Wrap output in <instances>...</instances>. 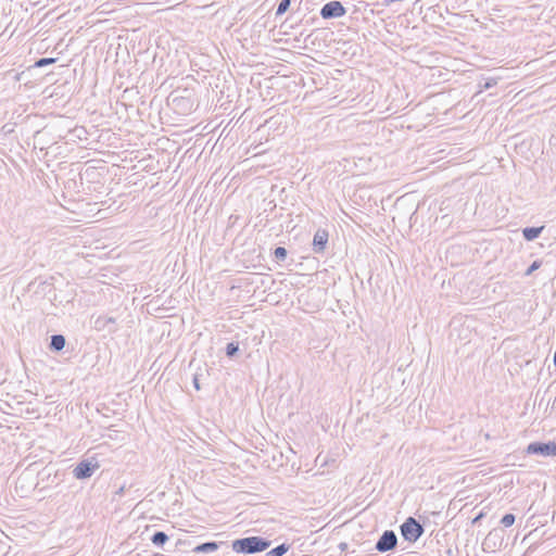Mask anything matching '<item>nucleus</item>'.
I'll use <instances>...</instances> for the list:
<instances>
[{
	"mask_svg": "<svg viewBox=\"0 0 556 556\" xmlns=\"http://www.w3.org/2000/svg\"><path fill=\"white\" fill-rule=\"evenodd\" d=\"M271 541L264 536H245L231 542V548L238 554H257L265 552Z\"/></svg>",
	"mask_w": 556,
	"mask_h": 556,
	"instance_id": "obj_1",
	"label": "nucleus"
},
{
	"mask_svg": "<svg viewBox=\"0 0 556 556\" xmlns=\"http://www.w3.org/2000/svg\"><path fill=\"white\" fill-rule=\"evenodd\" d=\"M401 534L405 541L415 543L425 532L424 526L414 517H408L400 527Z\"/></svg>",
	"mask_w": 556,
	"mask_h": 556,
	"instance_id": "obj_2",
	"label": "nucleus"
},
{
	"mask_svg": "<svg viewBox=\"0 0 556 556\" xmlns=\"http://www.w3.org/2000/svg\"><path fill=\"white\" fill-rule=\"evenodd\" d=\"M99 467L100 465L94 457L83 459L75 466L73 475L78 480H85L90 478Z\"/></svg>",
	"mask_w": 556,
	"mask_h": 556,
	"instance_id": "obj_3",
	"label": "nucleus"
},
{
	"mask_svg": "<svg viewBox=\"0 0 556 556\" xmlns=\"http://www.w3.org/2000/svg\"><path fill=\"white\" fill-rule=\"evenodd\" d=\"M319 14L324 20L338 18L346 14V9L340 1L334 0L325 3Z\"/></svg>",
	"mask_w": 556,
	"mask_h": 556,
	"instance_id": "obj_4",
	"label": "nucleus"
},
{
	"mask_svg": "<svg viewBox=\"0 0 556 556\" xmlns=\"http://www.w3.org/2000/svg\"><path fill=\"white\" fill-rule=\"evenodd\" d=\"M397 545V536L393 530H386L376 542L375 549L379 553L392 551Z\"/></svg>",
	"mask_w": 556,
	"mask_h": 556,
	"instance_id": "obj_5",
	"label": "nucleus"
},
{
	"mask_svg": "<svg viewBox=\"0 0 556 556\" xmlns=\"http://www.w3.org/2000/svg\"><path fill=\"white\" fill-rule=\"evenodd\" d=\"M531 455L556 456V442H532L527 446Z\"/></svg>",
	"mask_w": 556,
	"mask_h": 556,
	"instance_id": "obj_6",
	"label": "nucleus"
},
{
	"mask_svg": "<svg viewBox=\"0 0 556 556\" xmlns=\"http://www.w3.org/2000/svg\"><path fill=\"white\" fill-rule=\"evenodd\" d=\"M329 240V232L326 229L319 228L314 235L312 249L315 253H324Z\"/></svg>",
	"mask_w": 556,
	"mask_h": 556,
	"instance_id": "obj_7",
	"label": "nucleus"
},
{
	"mask_svg": "<svg viewBox=\"0 0 556 556\" xmlns=\"http://www.w3.org/2000/svg\"><path fill=\"white\" fill-rule=\"evenodd\" d=\"M224 544H225V542H216V541L204 542V543H201V544H198L197 546H194L192 548V552L195 554L213 553V552H216Z\"/></svg>",
	"mask_w": 556,
	"mask_h": 556,
	"instance_id": "obj_8",
	"label": "nucleus"
},
{
	"mask_svg": "<svg viewBox=\"0 0 556 556\" xmlns=\"http://www.w3.org/2000/svg\"><path fill=\"white\" fill-rule=\"evenodd\" d=\"M65 343L66 340L63 334H53L50 338L49 349L53 352H60L64 349Z\"/></svg>",
	"mask_w": 556,
	"mask_h": 556,
	"instance_id": "obj_9",
	"label": "nucleus"
},
{
	"mask_svg": "<svg viewBox=\"0 0 556 556\" xmlns=\"http://www.w3.org/2000/svg\"><path fill=\"white\" fill-rule=\"evenodd\" d=\"M544 229V226L540 227H526L522 229V236L527 241H533L540 237Z\"/></svg>",
	"mask_w": 556,
	"mask_h": 556,
	"instance_id": "obj_10",
	"label": "nucleus"
},
{
	"mask_svg": "<svg viewBox=\"0 0 556 556\" xmlns=\"http://www.w3.org/2000/svg\"><path fill=\"white\" fill-rule=\"evenodd\" d=\"M168 535L163 532V531H156L154 532V534L152 535L151 538V542L155 545V546H163L167 541H168Z\"/></svg>",
	"mask_w": 556,
	"mask_h": 556,
	"instance_id": "obj_11",
	"label": "nucleus"
},
{
	"mask_svg": "<svg viewBox=\"0 0 556 556\" xmlns=\"http://www.w3.org/2000/svg\"><path fill=\"white\" fill-rule=\"evenodd\" d=\"M290 548V544L282 543L270 551H268L265 556H283Z\"/></svg>",
	"mask_w": 556,
	"mask_h": 556,
	"instance_id": "obj_12",
	"label": "nucleus"
},
{
	"mask_svg": "<svg viewBox=\"0 0 556 556\" xmlns=\"http://www.w3.org/2000/svg\"><path fill=\"white\" fill-rule=\"evenodd\" d=\"M288 255V251L283 247H277L274 250V258L277 263H282L286 261Z\"/></svg>",
	"mask_w": 556,
	"mask_h": 556,
	"instance_id": "obj_13",
	"label": "nucleus"
},
{
	"mask_svg": "<svg viewBox=\"0 0 556 556\" xmlns=\"http://www.w3.org/2000/svg\"><path fill=\"white\" fill-rule=\"evenodd\" d=\"M291 5V0H280L276 10V16L285 14Z\"/></svg>",
	"mask_w": 556,
	"mask_h": 556,
	"instance_id": "obj_14",
	"label": "nucleus"
},
{
	"mask_svg": "<svg viewBox=\"0 0 556 556\" xmlns=\"http://www.w3.org/2000/svg\"><path fill=\"white\" fill-rule=\"evenodd\" d=\"M239 352V343L238 342H229L226 345V355L228 357H233Z\"/></svg>",
	"mask_w": 556,
	"mask_h": 556,
	"instance_id": "obj_15",
	"label": "nucleus"
},
{
	"mask_svg": "<svg viewBox=\"0 0 556 556\" xmlns=\"http://www.w3.org/2000/svg\"><path fill=\"white\" fill-rule=\"evenodd\" d=\"M516 520V517L514 514H506L501 519V525L505 528L511 527Z\"/></svg>",
	"mask_w": 556,
	"mask_h": 556,
	"instance_id": "obj_16",
	"label": "nucleus"
},
{
	"mask_svg": "<svg viewBox=\"0 0 556 556\" xmlns=\"http://www.w3.org/2000/svg\"><path fill=\"white\" fill-rule=\"evenodd\" d=\"M56 62V59L55 58H41V59H38L34 66L35 67H43V66H47V65H51L53 63Z\"/></svg>",
	"mask_w": 556,
	"mask_h": 556,
	"instance_id": "obj_17",
	"label": "nucleus"
},
{
	"mask_svg": "<svg viewBox=\"0 0 556 556\" xmlns=\"http://www.w3.org/2000/svg\"><path fill=\"white\" fill-rule=\"evenodd\" d=\"M497 84V80L495 78H488L483 83L479 84L480 92L483 90H488L492 87H494Z\"/></svg>",
	"mask_w": 556,
	"mask_h": 556,
	"instance_id": "obj_18",
	"label": "nucleus"
},
{
	"mask_svg": "<svg viewBox=\"0 0 556 556\" xmlns=\"http://www.w3.org/2000/svg\"><path fill=\"white\" fill-rule=\"evenodd\" d=\"M101 321H105L109 327H113L116 324V319L114 317L100 316L96 319L94 325L99 326Z\"/></svg>",
	"mask_w": 556,
	"mask_h": 556,
	"instance_id": "obj_19",
	"label": "nucleus"
},
{
	"mask_svg": "<svg viewBox=\"0 0 556 556\" xmlns=\"http://www.w3.org/2000/svg\"><path fill=\"white\" fill-rule=\"evenodd\" d=\"M542 265V261H534L526 270L525 275L526 276H530L532 275L535 270H538Z\"/></svg>",
	"mask_w": 556,
	"mask_h": 556,
	"instance_id": "obj_20",
	"label": "nucleus"
},
{
	"mask_svg": "<svg viewBox=\"0 0 556 556\" xmlns=\"http://www.w3.org/2000/svg\"><path fill=\"white\" fill-rule=\"evenodd\" d=\"M96 328H97L98 330H101V329H108V331H109V332H115V331H116V328H115V327H109V325H108L105 321H101V323L99 324V326H98V325H96Z\"/></svg>",
	"mask_w": 556,
	"mask_h": 556,
	"instance_id": "obj_21",
	"label": "nucleus"
},
{
	"mask_svg": "<svg viewBox=\"0 0 556 556\" xmlns=\"http://www.w3.org/2000/svg\"><path fill=\"white\" fill-rule=\"evenodd\" d=\"M192 382H193V387L195 388V390H200L199 378H198L197 375L193 377V381Z\"/></svg>",
	"mask_w": 556,
	"mask_h": 556,
	"instance_id": "obj_22",
	"label": "nucleus"
},
{
	"mask_svg": "<svg viewBox=\"0 0 556 556\" xmlns=\"http://www.w3.org/2000/svg\"><path fill=\"white\" fill-rule=\"evenodd\" d=\"M340 549L344 551L348 547L346 543H340L339 545Z\"/></svg>",
	"mask_w": 556,
	"mask_h": 556,
	"instance_id": "obj_23",
	"label": "nucleus"
},
{
	"mask_svg": "<svg viewBox=\"0 0 556 556\" xmlns=\"http://www.w3.org/2000/svg\"><path fill=\"white\" fill-rule=\"evenodd\" d=\"M481 517H482V514L478 515V516L475 518L473 522H475V521H477L478 519H480Z\"/></svg>",
	"mask_w": 556,
	"mask_h": 556,
	"instance_id": "obj_24",
	"label": "nucleus"
},
{
	"mask_svg": "<svg viewBox=\"0 0 556 556\" xmlns=\"http://www.w3.org/2000/svg\"><path fill=\"white\" fill-rule=\"evenodd\" d=\"M491 536H492V532L489 533V535L486 536V541L491 540Z\"/></svg>",
	"mask_w": 556,
	"mask_h": 556,
	"instance_id": "obj_25",
	"label": "nucleus"
},
{
	"mask_svg": "<svg viewBox=\"0 0 556 556\" xmlns=\"http://www.w3.org/2000/svg\"><path fill=\"white\" fill-rule=\"evenodd\" d=\"M553 408H556V397L554 399V402H553Z\"/></svg>",
	"mask_w": 556,
	"mask_h": 556,
	"instance_id": "obj_26",
	"label": "nucleus"
},
{
	"mask_svg": "<svg viewBox=\"0 0 556 556\" xmlns=\"http://www.w3.org/2000/svg\"><path fill=\"white\" fill-rule=\"evenodd\" d=\"M124 492V488H121L118 491V494H122Z\"/></svg>",
	"mask_w": 556,
	"mask_h": 556,
	"instance_id": "obj_27",
	"label": "nucleus"
}]
</instances>
